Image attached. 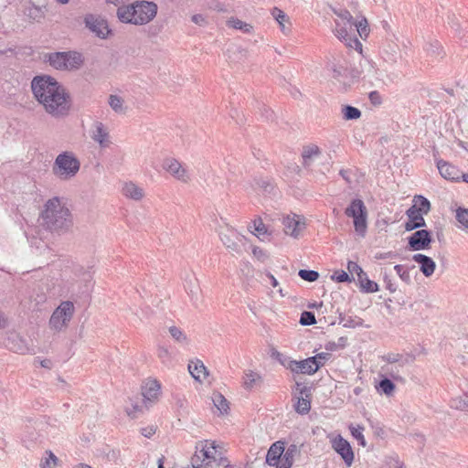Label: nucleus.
I'll use <instances>...</instances> for the list:
<instances>
[{
	"label": "nucleus",
	"instance_id": "nucleus-1",
	"mask_svg": "<svg viewBox=\"0 0 468 468\" xmlns=\"http://www.w3.org/2000/svg\"><path fill=\"white\" fill-rule=\"evenodd\" d=\"M34 97L45 112L54 118H63L70 110V96L54 78L36 76L31 81Z\"/></svg>",
	"mask_w": 468,
	"mask_h": 468
},
{
	"label": "nucleus",
	"instance_id": "nucleus-2",
	"mask_svg": "<svg viewBox=\"0 0 468 468\" xmlns=\"http://www.w3.org/2000/svg\"><path fill=\"white\" fill-rule=\"evenodd\" d=\"M41 218L48 229L57 233H64L72 226L69 209L66 207L64 200L57 197L46 202Z\"/></svg>",
	"mask_w": 468,
	"mask_h": 468
},
{
	"label": "nucleus",
	"instance_id": "nucleus-3",
	"mask_svg": "<svg viewBox=\"0 0 468 468\" xmlns=\"http://www.w3.org/2000/svg\"><path fill=\"white\" fill-rule=\"evenodd\" d=\"M332 11L336 16L334 20V35L346 47L362 54L363 46L355 34V19L351 13L346 8H332Z\"/></svg>",
	"mask_w": 468,
	"mask_h": 468
},
{
	"label": "nucleus",
	"instance_id": "nucleus-4",
	"mask_svg": "<svg viewBox=\"0 0 468 468\" xmlns=\"http://www.w3.org/2000/svg\"><path fill=\"white\" fill-rule=\"evenodd\" d=\"M156 13L157 5L154 3L137 1L131 5L120 6L117 16L123 23L144 25L153 20Z\"/></svg>",
	"mask_w": 468,
	"mask_h": 468
},
{
	"label": "nucleus",
	"instance_id": "nucleus-5",
	"mask_svg": "<svg viewBox=\"0 0 468 468\" xmlns=\"http://www.w3.org/2000/svg\"><path fill=\"white\" fill-rule=\"evenodd\" d=\"M80 168V163L76 155L69 151L60 153L52 165L53 175L60 180L73 178Z\"/></svg>",
	"mask_w": 468,
	"mask_h": 468
},
{
	"label": "nucleus",
	"instance_id": "nucleus-6",
	"mask_svg": "<svg viewBox=\"0 0 468 468\" xmlns=\"http://www.w3.org/2000/svg\"><path fill=\"white\" fill-rule=\"evenodd\" d=\"M348 218H353L356 232L364 237L367 228V210L361 199H353L345 210Z\"/></svg>",
	"mask_w": 468,
	"mask_h": 468
},
{
	"label": "nucleus",
	"instance_id": "nucleus-7",
	"mask_svg": "<svg viewBox=\"0 0 468 468\" xmlns=\"http://www.w3.org/2000/svg\"><path fill=\"white\" fill-rule=\"evenodd\" d=\"M74 304L70 301L62 302L53 312L49 319V327L57 332L66 328L74 314Z\"/></svg>",
	"mask_w": 468,
	"mask_h": 468
},
{
	"label": "nucleus",
	"instance_id": "nucleus-8",
	"mask_svg": "<svg viewBox=\"0 0 468 468\" xmlns=\"http://www.w3.org/2000/svg\"><path fill=\"white\" fill-rule=\"evenodd\" d=\"M329 438L332 448L342 457L346 466H351L354 461V452L350 443L340 434Z\"/></svg>",
	"mask_w": 468,
	"mask_h": 468
},
{
	"label": "nucleus",
	"instance_id": "nucleus-9",
	"mask_svg": "<svg viewBox=\"0 0 468 468\" xmlns=\"http://www.w3.org/2000/svg\"><path fill=\"white\" fill-rule=\"evenodd\" d=\"M84 23L86 27L100 38H106L111 32L107 21L101 16L87 15Z\"/></svg>",
	"mask_w": 468,
	"mask_h": 468
},
{
	"label": "nucleus",
	"instance_id": "nucleus-10",
	"mask_svg": "<svg viewBox=\"0 0 468 468\" xmlns=\"http://www.w3.org/2000/svg\"><path fill=\"white\" fill-rule=\"evenodd\" d=\"M220 239L225 247L237 254L241 253V245L244 243V236L238 233L233 229H227V232H220Z\"/></svg>",
	"mask_w": 468,
	"mask_h": 468
},
{
	"label": "nucleus",
	"instance_id": "nucleus-11",
	"mask_svg": "<svg viewBox=\"0 0 468 468\" xmlns=\"http://www.w3.org/2000/svg\"><path fill=\"white\" fill-rule=\"evenodd\" d=\"M161 385L156 379H147L142 387V395L144 397V404L148 409L154 403L160 395Z\"/></svg>",
	"mask_w": 468,
	"mask_h": 468
},
{
	"label": "nucleus",
	"instance_id": "nucleus-12",
	"mask_svg": "<svg viewBox=\"0 0 468 468\" xmlns=\"http://www.w3.org/2000/svg\"><path fill=\"white\" fill-rule=\"evenodd\" d=\"M163 167L170 173L176 179L187 183L190 180L188 171L182 165V164L174 158H167L164 161Z\"/></svg>",
	"mask_w": 468,
	"mask_h": 468
},
{
	"label": "nucleus",
	"instance_id": "nucleus-13",
	"mask_svg": "<svg viewBox=\"0 0 468 468\" xmlns=\"http://www.w3.org/2000/svg\"><path fill=\"white\" fill-rule=\"evenodd\" d=\"M282 224L284 232L293 238H298L302 230L305 228L304 219L296 214L284 217Z\"/></svg>",
	"mask_w": 468,
	"mask_h": 468
},
{
	"label": "nucleus",
	"instance_id": "nucleus-14",
	"mask_svg": "<svg viewBox=\"0 0 468 468\" xmlns=\"http://www.w3.org/2000/svg\"><path fill=\"white\" fill-rule=\"evenodd\" d=\"M431 242V232L426 229L417 230L408 239V243L411 250H425L429 248Z\"/></svg>",
	"mask_w": 468,
	"mask_h": 468
},
{
	"label": "nucleus",
	"instance_id": "nucleus-15",
	"mask_svg": "<svg viewBox=\"0 0 468 468\" xmlns=\"http://www.w3.org/2000/svg\"><path fill=\"white\" fill-rule=\"evenodd\" d=\"M185 289L189 295L193 304L197 305L200 300V288L197 278L192 272L187 273L184 280Z\"/></svg>",
	"mask_w": 468,
	"mask_h": 468
},
{
	"label": "nucleus",
	"instance_id": "nucleus-16",
	"mask_svg": "<svg viewBox=\"0 0 468 468\" xmlns=\"http://www.w3.org/2000/svg\"><path fill=\"white\" fill-rule=\"evenodd\" d=\"M283 452L284 443L282 441H278L272 443L266 455L267 464L275 468H279L280 463H282V457Z\"/></svg>",
	"mask_w": 468,
	"mask_h": 468
},
{
	"label": "nucleus",
	"instance_id": "nucleus-17",
	"mask_svg": "<svg viewBox=\"0 0 468 468\" xmlns=\"http://www.w3.org/2000/svg\"><path fill=\"white\" fill-rule=\"evenodd\" d=\"M91 138L100 144L101 147L105 148L108 147L110 144V135L101 122H95L93 124V127L91 129Z\"/></svg>",
	"mask_w": 468,
	"mask_h": 468
},
{
	"label": "nucleus",
	"instance_id": "nucleus-18",
	"mask_svg": "<svg viewBox=\"0 0 468 468\" xmlns=\"http://www.w3.org/2000/svg\"><path fill=\"white\" fill-rule=\"evenodd\" d=\"M412 260L420 264V270L424 276L430 277L433 274L436 263L431 257L418 253L412 256Z\"/></svg>",
	"mask_w": 468,
	"mask_h": 468
},
{
	"label": "nucleus",
	"instance_id": "nucleus-19",
	"mask_svg": "<svg viewBox=\"0 0 468 468\" xmlns=\"http://www.w3.org/2000/svg\"><path fill=\"white\" fill-rule=\"evenodd\" d=\"M360 65L362 67V73L364 74L365 79H367L370 82L374 83L375 85H378V83L376 82H381L383 84H386L381 78L382 72L375 69V65L373 62H371L368 59H365L364 64L361 63Z\"/></svg>",
	"mask_w": 468,
	"mask_h": 468
},
{
	"label": "nucleus",
	"instance_id": "nucleus-20",
	"mask_svg": "<svg viewBox=\"0 0 468 468\" xmlns=\"http://www.w3.org/2000/svg\"><path fill=\"white\" fill-rule=\"evenodd\" d=\"M406 215L408 217V221L405 224V229L407 231H411L419 228H422L426 226V221L421 213L418 212L415 208H409L406 211Z\"/></svg>",
	"mask_w": 468,
	"mask_h": 468
},
{
	"label": "nucleus",
	"instance_id": "nucleus-21",
	"mask_svg": "<svg viewBox=\"0 0 468 468\" xmlns=\"http://www.w3.org/2000/svg\"><path fill=\"white\" fill-rule=\"evenodd\" d=\"M319 369V365L315 364L314 358L308 357L303 360L295 361L292 373L313 375Z\"/></svg>",
	"mask_w": 468,
	"mask_h": 468
},
{
	"label": "nucleus",
	"instance_id": "nucleus-22",
	"mask_svg": "<svg viewBox=\"0 0 468 468\" xmlns=\"http://www.w3.org/2000/svg\"><path fill=\"white\" fill-rule=\"evenodd\" d=\"M65 57L63 70L78 69L81 67L84 61L82 55L76 51L65 52Z\"/></svg>",
	"mask_w": 468,
	"mask_h": 468
},
{
	"label": "nucleus",
	"instance_id": "nucleus-23",
	"mask_svg": "<svg viewBox=\"0 0 468 468\" xmlns=\"http://www.w3.org/2000/svg\"><path fill=\"white\" fill-rule=\"evenodd\" d=\"M382 360L387 363L386 366L398 365L399 367H404L413 359L410 355H402L399 353H388L382 356Z\"/></svg>",
	"mask_w": 468,
	"mask_h": 468
},
{
	"label": "nucleus",
	"instance_id": "nucleus-24",
	"mask_svg": "<svg viewBox=\"0 0 468 468\" xmlns=\"http://www.w3.org/2000/svg\"><path fill=\"white\" fill-rule=\"evenodd\" d=\"M437 167L441 176L447 180H457L460 177V171L445 161H438Z\"/></svg>",
	"mask_w": 468,
	"mask_h": 468
},
{
	"label": "nucleus",
	"instance_id": "nucleus-25",
	"mask_svg": "<svg viewBox=\"0 0 468 468\" xmlns=\"http://www.w3.org/2000/svg\"><path fill=\"white\" fill-rule=\"evenodd\" d=\"M122 194L126 197L136 201L141 200L144 196V189L133 182H128L123 185Z\"/></svg>",
	"mask_w": 468,
	"mask_h": 468
},
{
	"label": "nucleus",
	"instance_id": "nucleus-26",
	"mask_svg": "<svg viewBox=\"0 0 468 468\" xmlns=\"http://www.w3.org/2000/svg\"><path fill=\"white\" fill-rule=\"evenodd\" d=\"M188 371L199 382L207 376V368L200 360L191 361L188 365Z\"/></svg>",
	"mask_w": 468,
	"mask_h": 468
},
{
	"label": "nucleus",
	"instance_id": "nucleus-27",
	"mask_svg": "<svg viewBox=\"0 0 468 468\" xmlns=\"http://www.w3.org/2000/svg\"><path fill=\"white\" fill-rule=\"evenodd\" d=\"M297 452L298 448L295 444H291L287 449L284 448L282 463H280L279 468H291L293 463L294 456Z\"/></svg>",
	"mask_w": 468,
	"mask_h": 468
},
{
	"label": "nucleus",
	"instance_id": "nucleus-28",
	"mask_svg": "<svg viewBox=\"0 0 468 468\" xmlns=\"http://www.w3.org/2000/svg\"><path fill=\"white\" fill-rule=\"evenodd\" d=\"M354 27H356V31L362 39H366L370 33L367 19L364 16L356 17Z\"/></svg>",
	"mask_w": 468,
	"mask_h": 468
},
{
	"label": "nucleus",
	"instance_id": "nucleus-29",
	"mask_svg": "<svg viewBox=\"0 0 468 468\" xmlns=\"http://www.w3.org/2000/svg\"><path fill=\"white\" fill-rule=\"evenodd\" d=\"M320 154V150L316 145H309L303 148L302 157H303V165L305 167L310 166L312 161L317 157Z\"/></svg>",
	"mask_w": 468,
	"mask_h": 468
},
{
	"label": "nucleus",
	"instance_id": "nucleus-30",
	"mask_svg": "<svg viewBox=\"0 0 468 468\" xmlns=\"http://www.w3.org/2000/svg\"><path fill=\"white\" fill-rule=\"evenodd\" d=\"M361 291L367 293L377 292L379 291L378 284L368 279L366 272L361 278H357Z\"/></svg>",
	"mask_w": 468,
	"mask_h": 468
},
{
	"label": "nucleus",
	"instance_id": "nucleus-31",
	"mask_svg": "<svg viewBox=\"0 0 468 468\" xmlns=\"http://www.w3.org/2000/svg\"><path fill=\"white\" fill-rule=\"evenodd\" d=\"M306 391L305 388H302L300 390L301 396L297 397V402L294 405L295 410L299 414H306L309 412L311 409V402L306 398L303 397V393Z\"/></svg>",
	"mask_w": 468,
	"mask_h": 468
},
{
	"label": "nucleus",
	"instance_id": "nucleus-32",
	"mask_svg": "<svg viewBox=\"0 0 468 468\" xmlns=\"http://www.w3.org/2000/svg\"><path fill=\"white\" fill-rule=\"evenodd\" d=\"M271 356L273 359H276L285 368H287L292 372L296 360L292 359L290 356H288L285 354H282L277 350H272Z\"/></svg>",
	"mask_w": 468,
	"mask_h": 468
},
{
	"label": "nucleus",
	"instance_id": "nucleus-33",
	"mask_svg": "<svg viewBox=\"0 0 468 468\" xmlns=\"http://www.w3.org/2000/svg\"><path fill=\"white\" fill-rule=\"evenodd\" d=\"M410 208H415L418 212L421 213V215H427L431 210V203L426 197L416 196L414 197V205Z\"/></svg>",
	"mask_w": 468,
	"mask_h": 468
},
{
	"label": "nucleus",
	"instance_id": "nucleus-34",
	"mask_svg": "<svg viewBox=\"0 0 468 468\" xmlns=\"http://www.w3.org/2000/svg\"><path fill=\"white\" fill-rule=\"evenodd\" d=\"M168 332L172 338L182 346H186L189 343V339L182 329L177 326L172 325L168 327Z\"/></svg>",
	"mask_w": 468,
	"mask_h": 468
},
{
	"label": "nucleus",
	"instance_id": "nucleus-35",
	"mask_svg": "<svg viewBox=\"0 0 468 468\" xmlns=\"http://www.w3.org/2000/svg\"><path fill=\"white\" fill-rule=\"evenodd\" d=\"M145 405L144 401L141 403L138 400L131 399V406H127L125 411L131 419H137L144 412Z\"/></svg>",
	"mask_w": 468,
	"mask_h": 468
},
{
	"label": "nucleus",
	"instance_id": "nucleus-36",
	"mask_svg": "<svg viewBox=\"0 0 468 468\" xmlns=\"http://www.w3.org/2000/svg\"><path fill=\"white\" fill-rule=\"evenodd\" d=\"M199 454L202 457V461H207V463L210 460L215 458L216 453V446L214 442L206 441L200 450H197Z\"/></svg>",
	"mask_w": 468,
	"mask_h": 468
},
{
	"label": "nucleus",
	"instance_id": "nucleus-37",
	"mask_svg": "<svg viewBox=\"0 0 468 468\" xmlns=\"http://www.w3.org/2000/svg\"><path fill=\"white\" fill-rule=\"evenodd\" d=\"M450 405L452 409L457 410H468V392H464L451 399Z\"/></svg>",
	"mask_w": 468,
	"mask_h": 468
},
{
	"label": "nucleus",
	"instance_id": "nucleus-38",
	"mask_svg": "<svg viewBox=\"0 0 468 468\" xmlns=\"http://www.w3.org/2000/svg\"><path fill=\"white\" fill-rule=\"evenodd\" d=\"M376 389L379 394L390 396L395 390V385L389 378H384L376 386Z\"/></svg>",
	"mask_w": 468,
	"mask_h": 468
},
{
	"label": "nucleus",
	"instance_id": "nucleus-39",
	"mask_svg": "<svg viewBox=\"0 0 468 468\" xmlns=\"http://www.w3.org/2000/svg\"><path fill=\"white\" fill-rule=\"evenodd\" d=\"M455 218L458 222V228L468 230V208L459 207L455 210Z\"/></svg>",
	"mask_w": 468,
	"mask_h": 468
},
{
	"label": "nucleus",
	"instance_id": "nucleus-40",
	"mask_svg": "<svg viewBox=\"0 0 468 468\" xmlns=\"http://www.w3.org/2000/svg\"><path fill=\"white\" fill-rule=\"evenodd\" d=\"M65 52H55L48 55V61L56 69L63 70Z\"/></svg>",
	"mask_w": 468,
	"mask_h": 468
},
{
	"label": "nucleus",
	"instance_id": "nucleus-41",
	"mask_svg": "<svg viewBox=\"0 0 468 468\" xmlns=\"http://www.w3.org/2000/svg\"><path fill=\"white\" fill-rule=\"evenodd\" d=\"M271 15L273 16V18L278 22L280 27H281V30L284 33V34H287L289 32V27H286L285 26V22L287 21V15L282 11L281 9L277 8V7H274L271 11Z\"/></svg>",
	"mask_w": 468,
	"mask_h": 468
},
{
	"label": "nucleus",
	"instance_id": "nucleus-42",
	"mask_svg": "<svg viewBox=\"0 0 468 468\" xmlns=\"http://www.w3.org/2000/svg\"><path fill=\"white\" fill-rule=\"evenodd\" d=\"M243 379H244L243 385H244L245 388L251 389L257 385V383L261 382V378L256 372L248 371L245 373Z\"/></svg>",
	"mask_w": 468,
	"mask_h": 468
},
{
	"label": "nucleus",
	"instance_id": "nucleus-43",
	"mask_svg": "<svg viewBox=\"0 0 468 468\" xmlns=\"http://www.w3.org/2000/svg\"><path fill=\"white\" fill-rule=\"evenodd\" d=\"M212 400L215 407L220 411V413L228 411L229 402L223 395H221L220 393H214Z\"/></svg>",
	"mask_w": 468,
	"mask_h": 468
},
{
	"label": "nucleus",
	"instance_id": "nucleus-44",
	"mask_svg": "<svg viewBox=\"0 0 468 468\" xmlns=\"http://www.w3.org/2000/svg\"><path fill=\"white\" fill-rule=\"evenodd\" d=\"M229 27H233L235 29L240 30L244 33H249L252 29V27L250 24H247L238 18L231 17L227 22Z\"/></svg>",
	"mask_w": 468,
	"mask_h": 468
},
{
	"label": "nucleus",
	"instance_id": "nucleus-45",
	"mask_svg": "<svg viewBox=\"0 0 468 468\" xmlns=\"http://www.w3.org/2000/svg\"><path fill=\"white\" fill-rule=\"evenodd\" d=\"M109 104L111 108L117 113H123L125 112L123 107V100L118 95H110Z\"/></svg>",
	"mask_w": 468,
	"mask_h": 468
},
{
	"label": "nucleus",
	"instance_id": "nucleus-46",
	"mask_svg": "<svg viewBox=\"0 0 468 468\" xmlns=\"http://www.w3.org/2000/svg\"><path fill=\"white\" fill-rule=\"evenodd\" d=\"M342 113L345 120H356L361 116L360 110L350 105L344 106Z\"/></svg>",
	"mask_w": 468,
	"mask_h": 468
},
{
	"label": "nucleus",
	"instance_id": "nucleus-47",
	"mask_svg": "<svg viewBox=\"0 0 468 468\" xmlns=\"http://www.w3.org/2000/svg\"><path fill=\"white\" fill-rule=\"evenodd\" d=\"M394 270L402 282H404L407 284L411 283V277L410 271L403 265L397 264L394 266Z\"/></svg>",
	"mask_w": 468,
	"mask_h": 468
},
{
	"label": "nucleus",
	"instance_id": "nucleus-48",
	"mask_svg": "<svg viewBox=\"0 0 468 468\" xmlns=\"http://www.w3.org/2000/svg\"><path fill=\"white\" fill-rule=\"evenodd\" d=\"M399 368L398 365L394 366H383L381 367L382 371L385 372L386 375H388L394 380H402V377L399 373Z\"/></svg>",
	"mask_w": 468,
	"mask_h": 468
},
{
	"label": "nucleus",
	"instance_id": "nucleus-49",
	"mask_svg": "<svg viewBox=\"0 0 468 468\" xmlns=\"http://www.w3.org/2000/svg\"><path fill=\"white\" fill-rule=\"evenodd\" d=\"M425 50L431 57L440 56L441 53V47L437 40H434L425 46Z\"/></svg>",
	"mask_w": 468,
	"mask_h": 468
},
{
	"label": "nucleus",
	"instance_id": "nucleus-50",
	"mask_svg": "<svg viewBox=\"0 0 468 468\" xmlns=\"http://www.w3.org/2000/svg\"><path fill=\"white\" fill-rule=\"evenodd\" d=\"M250 231L258 237L267 233V229L261 219H256L253 221V226L250 227Z\"/></svg>",
	"mask_w": 468,
	"mask_h": 468
},
{
	"label": "nucleus",
	"instance_id": "nucleus-51",
	"mask_svg": "<svg viewBox=\"0 0 468 468\" xmlns=\"http://www.w3.org/2000/svg\"><path fill=\"white\" fill-rule=\"evenodd\" d=\"M244 52L239 47L233 46L228 49V57L231 61L238 62L244 55Z\"/></svg>",
	"mask_w": 468,
	"mask_h": 468
},
{
	"label": "nucleus",
	"instance_id": "nucleus-52",
	"mask_svg": "<svg viewBox=\"0 0 468 468\" xmlns=\"http://www.w3.org/2000/svg\"><path fill=\"white\" fill-rule=\"evenodd\" d=\"M157 356L164 364H168L172 360V355L166 346H160L157 349Z\"/></svg>",
	"mask_w": 468,
	"mask_h": 468
},
{
	"label": "nucleus",
	"instance_id": "nucleus-53",
	"mask_svg": "<svg viewBox=\"0 0 468 468\" xmlns=\"http://www.w3.org/2000/svg\"><path fill=\"white\" fill-rule=\"evenodd\" d=\"M299 276L307 282H314L318 279L319 273L313 270H300Z\"/></svg>",
	"mask_w": 468,
	"mask_h": 468
},
{
	"label": "nucleus",
	"instance_id": "nucleus-54",
	"mask_svg": "<svg viewBox=\"0 0 468 468\" xmlns=\"http://www.w3.org/2000/svg\"><path fill=\"white\" fill-rule=\"evenodd\" d=\"M316 323L314 314L312 312L304 311L301 314L300 324L303 325H313Z\"/></svg>",
	"mask_w": 468,
	"mask_h": 468
},
{
	"label": "nucleus",
	"instance_id": "nucleus-55",
	"mask_svg": "<svg viewBox=\"0 0 468 468\" xmlns=\"http://www.w3.org/2000/svg\"><path fill=\"white\" fill-rule=\"evenodd\" d=\"M347 271L352 276L356 274L357 278H361L365 272L356 262L351 261L347 263Z\"/></svg>",
	"mask_w": 468,
	"mask_h": 468
},
{
	"label": "nucleus",
	"instance_id": "nucleus-56",
	"mask_svg": "<svg viewBox=\"0 0 468 468\" xmlns=\"http://www.w3.org/2000/svg\"><path fill=\"white\" fill-rule=\"evenodd\" d=\"M363 431H364V428L361 426L350 427V431H351L352 436L355 439H356L362 446H365L366 441H365V438L363 435Z\"/></svg>",
	"mask_w": 468,
	"mask_h": 468
},
{
	"label": "nucleus",
	"instance_id": "nucleus-57",
	"mask_svg": "<svg viewBox=\"0 0 468 468\" xmlns=\"http://www.w3.org/2000/svg\"><path fill=\"white\" fill-rule=\"evenodd\" d=\"M311 358H314L315 364L319 365V368L324 366V362L330 358V354L326 352L319 353Z\"/></svg>",
	"mask_w": 468,
	"mask_h": 468
},
{
	"label": "nucleus",
	"instance_id": "nucleus-58",
	"mask_svg": "<svg viewBox=\"0 0 468 468\" xmlns=\"http://www.w3.org/2000/svg\"><path fill=\"white\" fill-rule=\"evenodd\" d=\"M333 280H335L338 282H350L351 279L349 277V274L346 272L345 271H336L332 276Z\"/></svg>",
	"mask_w": 468,
	"mask_h": 468
},
{
	"label": "nucleus",
	"instance_id": "nucleus-59",
	"mask_svg": "<svg viewBox=\"0 0 468 468\" xmlns=\"http://www.w3.org/2000/svg\"><path fill=\"white\" fill-rule=\"evenodd\" d=\"M58 461V458L54 455L53 452H48V458H47L45 461H43L40 464L41 468H51V463L53 465L56 464Z\"/></svg>",
	"mask_w": 468,
	"mask_h": 468
},
{
	"label": "nucleus",
	"instance_id": "nucleus-60",
	"mask_svg": "<svg viewBox=\"0 0 468 468\" xmlns=\"http://www.w3.org/2000/svg\"><path fill=\"white\" fill-rule=\"evenodd\" d=\"M82 281L85 282L84 284V289L82 290V292L85 293V292H89L90 288H91V281H92V274L88 271V272H85L83 274V278H82Z\"/></svg>",
	"mask_w": 468,
	"mask_h": 468
},
{
	"label": "nucleus",
	"instance_id": "nucleus-61",
	"mask_svg": "<svg viewBox=\"0 0 468 468\" xmlns=\"http://www.w3.org/2000/svg\"><path fill=\"white\" fill-rule=\"evenodd\" d=\"M205 461H202V457L201 455L199 454V452L197 451L195 455L192 457L191 459V463H192V466L194 468H202L203 467V463Z\"/></svg>",
	"mask_w": 468,
	"mask_h": 468
},
{
	"label": "nucleus",
	"instance_id": "nucleus-62",
	"mask_svg": "<svg viewBox=\"0 0 468 468\" xmlns=\"http://www.w3.org/2000/svg\"><path fill=\"white\" fill-rule=\"evenodd\" d=\"M384 282L386 289L388 290L391 293H394L397 291V286L393 283L391 278L387 274L384 275Z\"/></svg>",
	"mask_w": 468,
	"mask_h": 468
},
{
	"label": "nucleus",
	"instance_id": "nucleus-63",
	"mask_svg": "<svg viewBox=\"0 0 468 468\" xmlns=\"http://www.w3.org/2000/svg\"><path fill=\"white\" fill-rule=\"evenodd\" d=\"M253 255L260 261H264L266 259V253L261 248L255 247L252 250Z\"/></svg>",
	"mask_w": 468,
	"mask_h": 468
},
{
	"label": "nucleus",
	"instance_id": "nucleus-64",
	"mask_svg": "<svg viewBox=\"0 0 468 468\" xmlns=\"http://www.w3.org/2000/svg\"><path fill=\"white\" fill-rule=\"evenodd\" d=\"M389 468H404L403 463H401L398 458H391L388 462Z\"/></svg>",
	"mask_w": 468,
	"mask_h": 468
}]
</instances>
